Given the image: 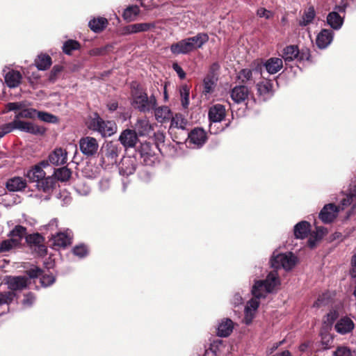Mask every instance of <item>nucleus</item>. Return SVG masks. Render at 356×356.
Returning a JSON list of instances; mask_svg holds the SVG:
<instances>
[{"instance_id":"obj_1","label":"nucleus","mask_w":356,"mask_h":356,"mask_svg":"<svg viewBox=\"0 0 356 356\" xmlns=\"http://www.w3.org/2000/svg\"><path fill=\"white\" fill-rule=\"evenodd\" d=\"M342 195L344 197L340 200L339 206L334 203L325 204L319 213V218L324 223L332 222L338 216L341 210H344L347 207L356 202V184L350 186L348 193Z\"/></svg>"},{"instance_id":"obj_2","label":"nucleus","mask_w":356,"mask_h":356,"mask_svg":"<svg viewBox=\"0 0 356 356\" xmlns=\"http://www.w3.org/2000/svg\"><path fill=\"white\" fill-rule=\"evenodd\" d=\"M209 40V36L204 33L181 40L170 46V51L174 54H186L196 49L201 48Z\"/></svg>"},{"instance_id":"obj_3","label":"nucleus","mask_w":356,"mask_h":356,"mask_svg":"<svg viewBox=\"0 0 356 356\" xmlns=\"http://www.w3.org/2000/svg\"><path fill=\"white\" fill-rule=\"evenodd\" d=\"M280 281L278 273L273 270L268 273L265 280L256 281L252 289V299L259 300L264 298L268 293H272L280 285Z\"/></svg>"},{"instance_id":"obj_4","label":"nucleus","mask_w":356,"mask_h":356,"mask_svg":"<svg viewBox=\"0 0 356 356\" xmlns=\"http://www.w3.org/2000/svg\"><path fill=\"white\" fill-rule=\"evenodd\" d=\"M132 106L143 113H147L155 108L157 106V100L154 95L149 97L140 88L132 90Z\"/></svg>"},{"instance_id":"obj_5","label":"nucleus","mask_w":356,"mask_h":356,"mask_svg":"<svg viewBox=\"0 0 356 356\" xmlns=\"http://www.w3.org/2000/svg\"><path fill=\"white\" fill-rule=\"evenodd\" d=\"M297 261V257L291 252L277 254L274 252L270 264L274 268H282L285 270H290L296 266Z\"/></svg>"},{"instance_id":"obj_6","label":"nucleus","mask_w":356,"mask_h":356,"mask_svg":"<svg viewBox=\"0 0 356 356\" xmlns=\"http://www.w3.org/2000/svg\"><path fill=\"white\" fill-rule=\"evenodd\" d=\"M91 128L98 131L103 137L111 136L117 130V127L113 121H104L99 115H96L91 121Z\"/></svg>"},{"instance_id":"obj_7","label":"nucleus","mask_w":356,"mask_h":356,"mask_svg":"<svg viewBox=\"0 0 356 356\" xmlns=\"http://www.w3.org/2000/svg\"><path fill=\"white\" fill-rule=\"evenodd\" d=\"M207 139V134L203 129L195 128L188 134L187 143L192 148H200Z\"/></svg>"},{"instance_id":"obj_8","label":"nucleus","mask_w":356,"mask_h":356,"mask_svg":"<svg viewBox=\"0 0 356 356\" xmlns=\"http://www.w3.org/2000/svg\"><path fill=\"white\" fill-rule=\"evenodd\" d=\"M79 147L81 152L84 155L91 156L97 152L99 145L95 138L87 136L80 140Z\"/></svg>"},{"instance_id":"obj_9","label":"nucleus","mask_w":356,"mask_h":356,"mask_svg":"<svg viewBox=\"0 0 356 356\" xmlns=\"http://www.w3.org/2000/svg\"><path fill=\"white\" fill-rule=\"evenodd\" d=\"M15 129L34 135H43L45 129L33 122L15 119Z\"/></svg>"},{"instance_id":"obj_10","label":"nucleus","mask_w":356,"mask_h":356,"mask_svg":"<svg viewBox=\"0 0 356 356\" xmlns=\"http://www.w3.org/2000/svg\"><path fill=\"white\" fill-rule=\"evenodd\" d=\"M3 72L4 73L5 83L8 88H15L20 85L22 75L19 71L10 70L8 67H5Z\"/></svg>"},{"instance_id":"obj_11","label":"nucleus","mask_w":356,"mask_h":356,"mask_svg":"<svg viewBox=\"0 0 356 356\" xmlns=\"http://www.w3.org/2000/svg\"><path fill=\"white\" fill-rule=\"evenodd\" d=\"M29 279L26 276H9L6 277V283L10 291H21L28 286Z\"/></svg>"},{"instance_id":"obj_12","label":"nucleus","mask_w":356,"mask_h":356,"mask_svg":"<svg viewBox=\"0 0 356 356\" xmlns=\"http://www.w3.org/2000/svg\"><path fill=\"white\" fill-rule=\"evenodd\" d=\"M155 27L156 24L154 22L136 23L124 26L122 33L124 35L136 34L147 32Z\"/></svg>"},{"instance_id":"obj_13","label":"nucleus","mask_w":356,"mask_h":356,"mask_svg":"<svg viewBox=\"0 0 356 356\" xmlns=\"http://www.w3.org/2000/svg\"><path fill=\"white\" fill-rule=\"evenodd\" d=\"M119 140L121 144L127 149L134 147L138 139L136 131L125 129L120 134Z\"/></svg>"},{"instance_id":"obj_14","label":"nucleus","mask_w":356,"mask_h":356,"mask_svg":"<svg viewBox=\"0 0 356 356\" xmlns=\"http://www.w3.org/2000/svg\"><path fill=\"white\" fill-rule=\"evenodd\" d=\"M346 8L343 6H337L335 10L330 13L327 17V24L335 30L341 29L343 24V18L341 17L339 12H345Z\"/></svg>"},{"instance_id":"obj_15","label":"nucleus","mask_w":356,"mask_h":356,"mask_svg":"<svg viewBox=\"0 0 356 356\" xmlns=\"http://www.w3.org/2000/svg\"><path fill=\"white\" fill-rule=\"evenodd\" d=\"M259 306V301L257 299L250 300L244 309L243 322L246 325H250L255 317L257 309Z\"/></svg>"},{"instance_id":"obj_16","label":"nucleus","mask_w":356,"mask_h":356,"mask_svg":"<svg viewBox=\"0 0 356 356\" xmlns=\"http://www.w3.org/2000/svg\"><path fill=\"white\" fill-rule=\"evenodd\" d=\"M67 153L60 147L56 148L48 156V161L54 165H61L67 163Z\"/></svg>"},{"instance_id":"obj_17","label":"nucleus","mask_w":356,"mask_h":356,"mask_svg":"<svg viewBox=\"0 0 356 356\" xmlns=\"http://www.w3.org/2000/svg\"><path fill=\"white\" fill-rule=\"evenodd\" d=\"M334 38V33L330 29H323L317 35L316 39V44L319 49L327 48L332 42Z\"/></svg>"},{"instance_id":"obj_18","label":"nucleus","mask_w":356,"mask_h":356,"mask_svg":"<svg viewBox=\"0 0 356 356\" xmlns=\"http://www.w3.org/2000/svg\"><path fill=\"white\" fill-rule=\"evenodd\" d=\"M226 115L225 107L220 104L212 106L209 111V120L213 123H217L224 120Z\"/></svg>"},{"instance_id":"obj_19","label":"nucleus","mask_w":356,"mask_h":356,"mask_svg":"<svg viewBox=\"0 0 356 356\" xmlns=\"http://www.w3.org/2000/svg\"><path fill=\"white\" fill-rule=\"evenodd\" d=\"M120 152V148L113 142L107 143L104 147V154L109 163H116L117 158Z\"/></svg>"},{"instance_id":"obj_20","label":"nucleus","mask_w":356,"mask_h":356,"mask_svg":"<svg viewBox=\"0 0 356 356\" xmlns=\"http://www.w3.org/2000/svg\"><path fill=\"white\" fill-rule=\"evenodd\" d=\"M263 66L268 74H275L283 67V60L280 58H270L264 63Z\"/></svg>"},{"instance_id":"obj_21","label":"nucleus","mask_w":356,"mask_h":356,"mask_svg":"<svg viewBox=\"0 0 356 356\" xmlns=\"http://www.w3.org/2000/svg\"><path fill=\"white\" fill-rule=\"evenodd\" d=\"M249 95V90L245 86H236L231 91V98L236 104L243 102Z\"/></svg>"},{"instance_id":"obj_22","label":"nucleus","mask_w":356,"mask_h":356,"mask_svg":"<svg viewBox=\"0 0 356 356\" xmlns=\"http://www.w3.org/2000/svg\"><path fill=\"white\" fill-rule=\"evenodd\" d=\"M354 327L353 321L350 318L345 316L337 322L335 330L338 333L345 334L350 332L354 329Z\"/></svg>"},{"instance_id":"obj_23","label":"nucleus","mask_w":356,"mask_h":356,"mask_svg":"<svg viewBox=\"0 0 356 356\" xmlns=\"http://www.w3.org/2000/svg\"><path fill=\"white\" fill-rule=\"evenodd\" d=\"M152 130V125L147 118L138 119L135 124L134 131L140 136L149 135Z\"/></svg>"},{"instance_id":"obj_24","label":"nucleus","mask_w":356,"mask_h":356,"mask_svg":"<svg viewBox=\"0 0 356 356\" xmlns=\"http://www.w3.org/2000/svg\"><path fill=\"white\" fill-rule=\"evenodd\" d=\"M234 329V323L229 318H224L219 323L217 328V334L221 337L230 335Z\"/></svg>"},{"instance_id":"obj_25","label":"nucleus","mask_w":356,"mask_h":356,"mask_svg":"<svg viewBox=\"0 0 356 356\" xmlns=\"http://www.w3.org/2000/svg\"><path fill=\"white\" fill-rule=\"evenodd\" d=\"M46 165H47V163L45 161L41 162L40 165H35L33 168L29 170L26 173V177L30 181L37 183L45 176V172L42 170V166L45 167Z\"/></svg>"},{"instance_id":"obj_26","label":"nucleus","mask_w":356,"mask_h":356,"mask_svg":"<svg viewBox=\"0 0 356 356\" xmlns=\"http://www.w3.org/2000/svg\"><path fill=\"white\" fill-rule=\"evenodd\" d=\"M136 170V160L134 158H124L121 161L120 173L122 175H132Z\"/></svg>"},{"instance_id":"obj_27","label":"nucleus","mask_w":356,"mask_h":356,"mask_svg":"<svg viewBox=\"0 0 356 356\" xmlns=\"http://www.w3.org/2000/svg\"><path fill=\"white\" fill-rule=\"evenodd\" d=\"M51 240L52 241V245L58 248L66 247L67 245L71 243L70 236L64 232L52 234Z\"/></svg>"},{"instance_id":"obj_28","label":"nucleus","mask_w":356,"mask_h":356,"mask_svg":"<svg viewBox=\"0 0 356 356\" xmlns=\"http://www.w3.org/2000/svg\"><path fill=\"white\" fill-rule=\"evenodd\" d=\"M26 228L22 225H16L8 234V236L12 240L16 241V244L19 247L22 239L26 235Z\"/></svg>"},{"instance_id":"obj_29","label":"nucleus","mask_w":356,"mask_h":356,"mask_svg":"<svg viewBox=\"0 0 356 356\" xmlns=\"http://www.w3.org/2000/svg\"><path fill=\"white\" fill-rule=\"evenodd\" d=\"M154 110L155 118L159 122H165L170 120L172 117V112L170 109L166 106H162L156 108Z\"/></svg>"},{"instance_id":"obj_30","label":"nucleus","mask_w":356,"mask_h":356,"mask_svg":"<svg viewBox=\"0 0 356 356\" xmlns=\"http://www.w3.org/2000/svg\"><path fill=\"white\" fill-rule=\"evenodd\" d=\"M26 181L19 177H13L6 183V187L10 191H21L26 187Z\"/></svg>"},{"instance_id":"obj_31","label":"nucleus","mask_w":356,"mask_h":356,"mask_svg":"<svg viewBox=\"0 0 356 356\" xmlns=\"http://www.w3.org/2000/svg\"><path fill=\"white\" fill-rule=\"evenodd\" d=\"M238 81L243 84L252 85L255 81L253 77V71L250 69H243L237 74Z\"/></svg>"},{"instance_id":"obj_32","label":"nucleus","mask_w":356,"mask_h":356,"mask_svg":"<svg viewBox=\"0 0 356 356\" xmlns=\"http://www.w3.org/2000/svg\"><path fill=\"white\" fill-rule=\"evenodd\" d=\"M310 225L306 221H301L294 227V235L297 238H305L309 230Z\"/></svg>"},{"instance_id":"obj_33","label":"nucleus","mask_w":356,"mask_h":356,"mask_svg":"<svg viewBox=\"0 0 356 356\" xmlns=\"http://www.w3.org/2000/svg\"><path fill=\"white\" fill-rule=\"evenodd\" d=\"M299 50L296 46L290 45L286 47L282 51V58L285 63L291 62L298 56Z\"/></svg>"},{"instance_id":"obj_34","label":"nucleus","mask_w":356,"mask_h":356,"mask_svg":"<svg viewBox=\"0 0 356 356\" xmlns=\"http://www.w3.org/2000/svg\"><path fill=\"white\" fill-rule=\"evenodd\" d=\"M257 91L259 95L271 96L273 95V83L270 80H264L257 83Z\"/></svg>"},{"instance_id":"obj_35","label":"nucleus","mask_w":356,"mask_h":356,"mask_svg":"<svg viewBox=\"0 0 356 356\" xmlns=\"http://www.w3.org/2000/svg\"><path fill=\"white\" fill-rule=\"evenodd\" d=\"M316 16V12L314 7L310 6L305 10L301 19L299 21V25L301 26H306L314 21Z\"/></svg>"},{"instance_id":"obj_36","label":"nucleus","mask_w":356,"mask_h":356,"mask_svg":"<svg viewBox=\"0 0 356 356\" xmlns=\"http://www.w3.org/2000/svg\"><path fill=\"white\" fill-rule=\"evenodd\" d=\"M37 68L40 70H45L51 65V58L49 55L40 54L35 60Z\"/></svg>"},{"instance_id":"obj_37","label":"nucleus","mask_w":356,"mask_h":356,"mask_svg":"<svg viewBox=\"0 0 356 356\" xmlns=\"http://www.w3.org/2000/svg\"><path fill=\"white\" fill-rule=\"evenodd\" d=\"M171 128H176L180 129H185L187 124V120L180 113H176L175 115H172L171 117Z\"/></svg>"},{"instance_id":"obj_38","label":"nucleus","mask_w":356,"mask_h":356,"mask_svg":"<svg viewBox=\"0 0 356 356\" xmlns=\"http://www.w3.org/2000/svg\"><path fill=\"white\" fill-rule=\"evenodd\" d=\"M107 23L108 22L106 18L99 17L90 20L88 26L94 32H99L106 27Z\"/></svg>"},{"instance_id":"obj_39","label":"nucleus","mask_w":356,"mask_h":356,"mask_svg":"<svg viewBox=\"0 0 356 356\" xmlns=\"http://www.w3.org/2000/svg\"><path fill=\"white\" fill-rule=\"evenodd\" d=\"M327 234V229L323 227H316V232H313L308 241L309 245L313 248L316 241L321 239Z\"/></svg>"},{"instance_id":"obj_40","label":"nucleus","mask_w":356,"mask_h":356,"mask_svg":"<svg viewBox=\"0 0 356 356\" xmlns=\"http://www.w3.org/2000/svg\"><path fill=\"white\" fill-rule=\"evenodd\" d=\"M140 13V9L137 6H129L127 8L123 13V18L127 22L134 21Z\"/></svg>"},{"instance_id":"obj_41","label":"nucleus","mask_w":356,"mask_h":356,"mask_svg":"<svg viewBox=\"0 0 356 356\" xmlns=\"http://www.w3.org/2000/svg\"><path fill=\"white\" fill-rule=\"evenodd\" d=\"M215 86V77L213 75H207L204 79V92L205 94L212 92Z\"/></svg>"},{"instance_id":"obj_42","label":"nucleus","mask_w":356,"mask_h":356,"mask_svg":"<svg viewBox=\"0 0 356 356\" xmlns=\"http://www.w3.org/2000/svg\"><path fill=\"white\" fill-rule=\"evenodd\" d=\"M52 185L53 179L49 177H46L44 176V178L37 182L36 186L40 190L44 192H48L52 188Z\"/></svg>"},{"instance_id":"obj_43","label":"nucleus","mask_w":356,"mask_h":356,"mask_svg":"<svg viewBox=\"0 0 356 356\" xmlns=\"http://www.w3.org/2000/svg\"><path fill=\"white\" fill-rule=\"evenodd\" d=\"M180 96L181 105L184 108H186L189 104V88L187 86H182L180 88Z\"/></svg>"},{"instance_id":"obj_44","label":"nucleus","mask_w":356,"mask_h":356,"mask_svg":"<svg viewBox=\"0 0 356 356\" xmlns=\"http://www.w3.org/2000/svg\"><path fill=\"white\" fill-rule=\"evenodd\" d=\"M80 47L79 43L73 40L66 41L63 46V50L66 54L70 55L73 50L78 49Z\"/></svg>"},{"instance_id":"obj_45","label":"nucleus","mask_w":356,"mask_h":356,"mask_svg":"<svg viewBox=\"0 0 356 356\" xmlns=\"http://www.w3.org/2000/svg\"><path fill=\"white\" fill-rule=\"evenodd\" d=\"M55 175L58 180L65 181L70 179L71 171L65 167L60 168L56 170Z\"/></svg>"},{"instance_id":"obj_46","label":"nucleus","mask_w":356,"mask_h":356,"mask_svg":"<svg viewBox=\"0 0 356 356\" xmlns=\"http://www.w3.org/2000/svg\"><path fill=\"white\" fill-rule=\"evenodd\" d=\"M17 247L18 246L16 244V241L12 240L9 238L1 241L0 243V252H7Z\"/></svg>"},{"instance_id":"obj_47","label":"nucleus","mask_w":356,"mask_h":356,"mask_svg":"<svg viewBox=\"0 0 356 356\" xmlns=\"http://www.w3.org/2000/svg\"><path fill=\"white\" fill-rule=\"evenodd\" d=\"M15 296L16 294L13 291H5L0 293V306L10 304Z\"/></svg>"},{"instance_id":"obj_48","label":"nucleus","mask_w":356,"mask_h":356,"mask_svg":"<svg viewBox=\"0 0 356 356\" xmlns=\"http://www.w3.org/2000/svg\"><path fill=\"white\" fill-rule=\"evenodd\" d=\"M38 111L34 108H23L19 113H18L15 119L19 120L20 118H34L37 115Z\"/></svg>"},{"instance_id":"obj_49","label":"nucleus","mask_w":356,"mask_h":356,"mask_svg":"<svg viewBox=\"0 0 356 356\" xmlns=\"http://www.w3.org/2000/svg\"><path fill=\"white\" fill-rule=\"evenodd\" d=\"M37 116L40 120L46 122L56 123L58 122L56 116L47 112L38 111Z\"/></svg>"},{"instance_id":"obj_50","label":"nucleus","mask_w":356,"mask_h":356,"mask_svg":"<svg viewBox=\"0 0 356 356\" xmlns=\"http://www.w3.org/2000/svg\"><path fill=\"white\" fill-rule=\"evenodd\" d=\"M15 129H16L15 120L11 122L2 124L0 126V138L3 137L6 134L10 133Z\"/></svg>"},{"instance_id":"obj_51","label":"nucleus","mask_w":356,"mask_h":356,"mask_svg":"<svg viewBox=\"0 0 356 356\" xmlns=\"http://www.w3.org/2000/svg\"><path fill=\"white\" fill-rule=\"evenodd\" d=\"M339 314L335 310H331L324 318L323 323L326 326H330L337 318Z\"/></svg>"},{"instance_id":"obj_52","label":"nucleus","mask_w":356,"mask_h":356,"mask_svg":"<svg viewBox=\"0 0 356 356\" xmlns=\"http://www.w3.org/2000/svg\"><path fill=\"white\" fill-rule=\"evenodd\" d=\"M72 251L74 255L80 258L84 257L88 254V249L86 246L84 245H79L75 246L73 248Z\"/></svg>"},{"instance_id":"obj_53","label":"nucleus","mask_w":356,"mask_h":356,"mask_svg":"<svg viewBox=\"0 0 356 356\" xmlns=\"http://www.w3.org/2000/svg\"><path fill=\"white\" fill-rule=\"evenodd\" d=\"M333 356H352L351 350L346 346H339L333 353Z\"/></svg>"},{"instance_id":"obj_54","label":"nucleus","mask_w":356,"mask_h":356,"mask_svg":"<svg viewBox=\"0 0 356 356\" xmlns=\"http://www.w3.org/2000/svg\"><path fill=\"white\" fill-rule=\"evenodd\" d=\"M55 282L54 277L50 275H44L40 278V282L43 286H49Z\"/></svg>"},{"instance_id":"obj_55","label":"nucleus","mask_w":356,"mask_h":356,"mask_svg":"<svg viewBox=\"0 0 356 356\" xmlns=\"http://www.w3.org/2000/svg\"><path fill=\"white\" fill-rule=\"evenodd\" d=\"M26 106L24 102H10L7 104L9 111L22 110Z\"/></svg>"},{"instance_id":"obj_56","label":"nucleus","mask_w":356,"mask_h":356,"mask_svg":"<svg viewBox=\"0 0 356 356\" xmlns=\"http://www.w3.org/2000/svg\"><path fill=\"white\" fill-rule=\"evenodd\" d=\"M257 14L259 17H264L266 19H270L273 17L272 12L264 8H259L257 11Z\"/></svg>"},{"instance_id":"obj_57","label":"nucleus","mask_w":356,"mask_h":356,"mask_svg":"<svg viewBox=\"0 0 356 356\" xmlns=\"http://www.w3.org/2000/svg\"><path fill=\"white\" fill-rule=\"evenodd\" d=\"M35 301V296L33 294L29 293L24 296V298L23 300V305L26 307L31 306Z\"/></svg>"},{"instance_id":"obj_58","label":"nucleus","mask_w":356,"mask_h":356,"mask_svg":"<svg viewBox=\"0 0 356 356\" xmlns=\"http://www.w3.org/2000/svg\"><path fill=\"white\" fill-rule=\"evenodd\" d=\"M172 69L177 72V75L181 79H184L186 77V73L183 69L177 63L172 64Z\"/></svg>"},{"instance_id":"obj_59","label":"nucleus","mask_w":356,"mask_h":356,"mask_svg":"<svg viewBox=\"0 0 356 356\" xmlns=\"http://www.w3.org/2000/svg\"><path fill=\"white\" fill-rule=\"evenodd\" d=\"M243 299L242 298V296L239 293H236L232 299V304L234 306H238L243 303Z\"/></svg>"},{"instance_id":"obj_60","label":"nucleus","mask_w":356,"mask_h":356,"mask_svg":"<svg viewBox=\"0 0 356 356\" xmlns=\"http://www.w3.org/2000/svg\"><path fill=\"white\" fill-rule=\"evenodd\" d=\"M42 270L39 268H31L28 271V275L30 278H35L42 275Z\"/></svg>"},{"instance_id":"obj_61","label":"nucleus","mask_w":356,"mask_h":356,"mask_svg":"<svg viewBox=\"0 0 356 356\" xmlns=\"http://www.w3.org/2000/svg\"><path fill=\"white\" fill-rule=\"evenodd\" d=\"M99 185L100 190L104 191L109 188V180L108 179H102L100 180Z\"/></svg>"},{"instance_id":"obj_62","label":"nucleus","mask_w":356,"mask_h":356,"mask_svg":"<svg viewBox=\"0 0 356 356\" xmlns=\"http://www.w3.org/2000/svg\"><path fill=\"white\" fill-rule=\"evenodd\" d=\"M216 123H213L211 122L210 125H209V131L211 134H217L220 131L223 130V128H222L221 129H218V128H216Z\"/></svg>"},{"instance_id":"obj_63","label":"nucleus","mask_w":356,"mask_h":356,"mask_svg":"<svg viewBox=\"0 0 356 356\" xmlns=\"http://www.w3.org/2000/svg\"><path fill=\"white\" fill-rule=\"evenodd\" d=\"M76 191H77L79 194H81V195H88V194L90 193V188H89L88 186H86V187H85V188L83 189V191H81V186H76Z\"/></svg>"},{"instance_id":"obj_64","label":"nucleus","mask_w":356,"mask_h":356,"mask_svg":"<svg viewBox=\"0 0 356 356\" xmlns=\"http://www.w3.org/2000/svg\"><path fill=\"white\" fill-rule=\"evenodd\" d=\"M58 227V220L56 219L51 220L48 225H46L47 229L53 230L54 227Z\"/></svg>"}]
</instances>
